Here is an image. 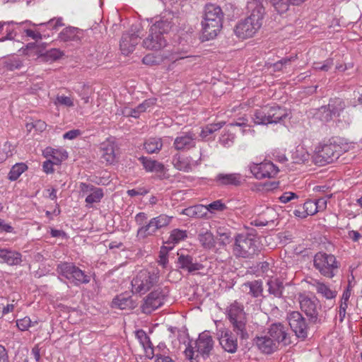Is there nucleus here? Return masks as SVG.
Returning a JSON list of instances; mask_svg holds the SVG:
<instances>
[{
    "mask_svg": "<svg viewBox=\"0 0 362 362\" xmlns=\"http://www.w3.org/2000/svg\"><path fill=\"white\" fill-rule=\"evenodd\" d=\"M250 15L236 24L234 32L242 40L252 37L261 28L265 9L260 0H251L247 4Z\"/></svg>",
    "mask_w": 362,
    "mask_h": 362,
    "instance_id": "obj_1",
    "label": "nucleus"
},
{
    "mask_svg": "<svg viewBox=\"0 0 362 362\" xmlns=\"http://www.w3.org/2000/svg\"><path fill=\"white\" fill-rule=\"evenodd\" d=\"M175 14L165 11L159 18H156L149 29L148 36L143 41V46L150 50H159L167 45L165 35L168 34L174 25Z\"/></svg>",
    "mask_w": 362,
    "mask_h": 362,
    "instance_id": "obj_2",
    "label": "nucleus"
},
{
    "mask_svg": "<svg viewBox=\"0 0 362 362\" xmlns=\"http://www.w3.org/2000/svg\"><path fill=\"white\" fill-rule=\"evenodd\" d=\"M173 216L161 214L151 218L148 222L147 214L144 212H139L135 216V221L139 226L136 232V238L139 240L153 236L156 233L163 228L168 227L173 219Z\"/></svg>",
    "mask_w": 362,
    "mask_h": 362,
    "instance_id": "obj_3",
    "label": "nucleus"
},
{
    "mask_svg": "<svg viewBox=\"0 0 362 362\" xmlns=\"http://www.w3.org/2000/svg\"><path fill=\"white\" fill-rule=\"evenodd\" d=\"M223 13L219 6L209 4L204 8L202 21V37L203 40L214 39L222 28Z\"/></svg>",
    "mask_w": 362,
    "mask_h": 362,
    "instance_id": "obj_4",
    "label": "nucleus"
},
{
    "mask_svg": "<svg viewBox=\"0 0 362 362\" xmlns=\"http://www.w3.org/2000/svg\"><path fill=\"white\" fill-rule=\"evenodd\" d=\"M233 254L238 258L252 259L260 251L257 239L249 233H238L235 235Z\"/></svg>",
    "mask_w": 362,
    "mask_h": 362,
    "instance_id": "obj_5",
    "label": "nucleus"
},
{
    "mask_svg": "<svg viewBox=\"0 0 362 362\" xmlns=\"http://www.w3.org/2000/svg\"><path fill=\"white\" fill-rule=\"evenodd\" d=\"M288 109L278 105L264 106L255 110L252 119L255 124L267 125L283 122L289 117Z\"/></svg>",
    "mask_w": 362,
    "mask_h": 362,
    "instance_id": "obj_6",
    "label": "nucleus"
},
{
    "mask_svg": "<svg viewBox=\"0 0 362 362\" xmlns=\"http://www.w3.org/2000/svg\"><path fill=\"white\" fill-rule=\"evenodd\" d=\"M348 150V144L340 139L329 140L328 143L319 147L315 158V162L322 165L332 163Z\"/></svg>",
    "mask_w": 362,
    "mask_h": 362,
    "instance_id": "obj_7",
    "label": "nucleus"
},
{
    "mask_svg": "<svg viewBox=\"0 0 362 362\" xmlns=\"http://www.w3.org/2000/svg\"><path fill=\"white\" fill-rule=\"evenodd\" d=\"M226 315L236 335L242 339H247L249 334L246 329L247 319L243 305L234 301L227 308Z\"/></svg>",
    "mask_w": 362,
    "mask_h": 362,
    "instance_id": "obj_8",
    "label": "nucleus"
},
{
    "mask_svg": "<svg viewBox=\"0 0 362 362\" xmlns=\"http://www.w3.org/2000/svg\"><path fill=\"white\" fill-rule=\"evenodd\" d=\"M313 267L322 276L332 279L338 272L340 263L334 255L319 252L313 257Z\"/></svg>",
    "mask_w": 362,
    "mask_h": 362,
    "instance_id": "obj_9",
    "label": "nucleus"
},
{
    "mask_svg": "<svg viewBox=\"0 0 362 362\" xmlns=\"http://www.w3.org/2000/svg\"><path fill=\"white\" fill-rule=\"evenodd\" d=\"M214 344L210 332L204 331L199 335L194 343V347L190 346L185 349V356L190 361L196 359L198 355H201L204 358L208 357L214 348Z\"/></svg>",
    "mask_w": 362,
    "mask_h": 362,
    "instance_id": "obj_10",
    "label": "nucleus"
},
{
    "mask_svg": "<svg viewBox=\"0 0 362 362\" xmlns=\"http://www.w3.org/2000/svg\"><path fill=\"white\" fill-rule=\"evenodd\" d=\"M57 272L76 286L88 284L90 276L73 263L63 262L58 264Z\"/></svg>",
    "mask_w": 362,
    "mask_h": 362,
    "instance_id": "obj_11",
    "label": "nucleus"
},
{
    "mask_svg": "<svg viewBox=\"0 0 362 362\" xmlns=\"http://www.w3.org/2000/svg\"><path fill=\"white\" fill-rule=\"evenodd\" d=\"M159 279L158 272L141 270L132 281V291L144 293L147 292Z\"/></svg>",
    "mask_w": 362,
    "mask_h": 362,
    "instance_id": "obj_12",
    "label": "nucleus"
},
{
    "mask_svg": "<svg viewBox=\"0 0 362 362\" xmlns=\"http://www.w3.org/2000/svg\"><path fill=\"white\" fill-rule=\"evenodd\" d=\"M299 303L301 310L309 318L312 323L320 322V313L322 305L320 300L315 296H308L305 294L299 295Z\"/></svg>",
    "mask_w": 362,
    "mask_h": 362,
    "instance_id": "obj_13",
    "label": "nucleus"
},
{
    "mask_svg": "<svg viewBox=\"0 0 362 362\" xmlns=\"http://www.w3.org/2000/svg\"><path fill=\"white\" fill-rule=\"evenodd\" d=\"M140 28L139 25H133L129 32L122 35L119 46L123 54L128 55L134 50L140 40Z\"/></svg>",
    "mask_w": 362,
    "mask_h": 362,
    "instance_id": "obj_14",
    "label": "nucleus"
},
{
    "mask_svg": "<svg viewBox=\"0 0 362 362\" xmlns=\"http://www.w3.org/2000/svg\"><path fill=\"white\" fill-rule=\"evenodd\" d=\"M168 289L157 288L151 292L146 298L143 305V311L146 313H151L153 310L163 305L168 294Z\"/></svg>",
    "mask_w": 362,
    "mask_h": 362,
    "instance_id": "obj_15",
    "label": "nucleus"
},
{
    "mask_svg": "<svg viewBox=\"0 0 362 362\" xmlns=\"http://www.w3.org/2000/svg\"><path fill=\"white\" fill-rule=\"evenodd\" d=\"M249 170L257 180L274 177L279 171L278 167L270 161L252 163L249 165Z\"/></svg>",
    "mask_w": 362,
    "mask_h": 362,
    "instance_id": "obj_16",
    "label": "nucleus"
},
{
    "mask_svg": "<svg viewBox=\"0 0 362 362\" xmlns=\"http://www.w3.org/2000/svg\"><path fill=\"white\" fill-rule=\"evenodd\" d=\"M288 324L298 338L305 339L308 336V326L305 317L298 311L287 315Z\"/></svg>",
    "mask_w": 362,
    "mask_h": 362,
    "instance_id": "obj_17",
    "label": "nucleus"
},
{
    "mask_svg": "<svg viewBox=\"0 0 362 362\" xmlns=\"http://www.w3.org/2000/svg\"><path fill=\"white\" fill-rule=\"evenodd\" d=\"M219 344L225 351L235 353L238 348L237 337L228 328L223 327L216 330Z\"/></svg>",
    "mask_w": 362,
    "mask_h": 362,
    "instance_id": "obj_18",
    "label": "nucleus"
},
{
    "mask_svg": "<svg viewBox=\"0 0 362 362\" xmlns=\"http://www.w3.org/2000/svg\"><path fill=\"white\" fill-rule=\"evenodd\" d=\"M197 135L193 132H181L174 140L173 147L177 151H186L196 146Z\"/></svg>",
    "mask_w": 362,
    "mask_h": 362,
    "instance_id": "obj_19",
    "label": "nucleus"
},
{
    "mask_svg": "<svg viewBox=\"0 0 362 362\" xmlns=\"http://www.w3.org/2000/svg\"><path fill=\"white\" fill-rule=\"evenodd\" d=\"M218 186L240 187L245 181L242 174L238 173H218L214 177Z\"/></svg>",
    "mask_w": 362,
    "mask_h": 362,
    "instance_id": "obj_20",
    "label": "nucleus"
},
{
    "mask_svg": "<svg viewBox=\"0 0 362 362\" xmlns=\"http://www.w3.org/2000/svg\"><path fill=\"white\" fill-rule=\"evenodd\" d=\"M268 334L276 344L282 343L284 345H288L291 342L288 337L287 329L281 323L272 324L269 329Z\"/></svg>",
    "mask_w": 362,
    "mask_h": 362,
    "instance_id": "obj_21",
    "label": "nucleus"
},
{
    "mask_svg": "<svg viewBox=\"0 0 362 362\" xmlns=\"http://www.w3.org/2000/svg\"><path fill=\"white\" fill-rule=\"evenodd\" d=\"M344 107L345 103L341 99H331L327 107H321V112L326 114L322 119L329 121L332 119V116H339Z\"/></svg>",
    "mask_w": 362,
    "mask_h": 362,
    "instance_id": "obj_22",
    "label": "nucleus"
},
{
    "mask_svg": "<svg viewBox=\"0 0 362 362\" xmlns=\"http://www.w3.org/2000/svg\"><path fill=\"white\" fill-rule=\"evenodd\" d=\"M117 146L115 142L106 141L101 144V158L107 164H112L116 160Z\"/></svg>",
    "mask_w": 362,
    "mask_h": 362,
    "instance_id": "obj_23",
    "label": "nucleus"
},
{
    "mask_svg": "<svg viewBox=\"0 0 362 362\" xmlns=\"http://www.w3.org/2000/svg\"><path fill=\"white\" fill-rule=\"evenodd\" d=\"M255 344L263 353L270 354L277 349V344L269 336L256 337L254 339Z\"/></svg>",
    "mask_w": 362,
    "mask_h": 362,
    "instance_id": "obj_24",
    "label": "nucleus"
},
{
    "mask_svg": "<svg viewBox=\"0 0 362 362\" xmlns=\"http://www.w3.org/2000/svg\"><path fill=\"white\" fill-rule=\"evenodd\" d=\"M177 264L179 268L192 273L199 271L203 268V265L197 261H194L192 256L187 255H179Z\"/></svg>",
    "mask_w": 362,
    "mask_h": 362,
    "instance_id": "obj_25",
    "label": "nucleus"
},
{
    "mask_svg": "<svg viewBox=\"0 0 362 362\" xmlns=\"http://www.w3.org/2000/svg\"><path fill=\"white\" fill-rule=\"evenodd\" d=\"M1 262L6 263L10 266L19 265L22 262V255L16 250L6 248H0Z\"/></svg>",
    "mask_w": 362,
    "mask_h": 362,
    "instance_id": "obj_26",
    "label": "nucleus"
},
{
    "mask_svg": "<svg viewBox=\"0 0 362 362\" xmlns=\"http://www.w3.org/2000/svg\"><path fill=\"white\" fill-rule=\"evenodd\" d=\"M139 160L141 161L144 168L147 172L164 174L166 168L162 163L153 160L151 158L141 156ZM159 177L160 178L163 177L161 175H160Z\"/></svg>",
    "mask_w": 362,
    "mask_h": 362,
    "instance_id": "obj_27",
    "label": "nucleus"
},
{
    "mask_svg": "<svg viewBox=\"0 0 362 362\" xmlns=\"http://www.w3.org/2000/svg\"><path fill=\"white\" fill-rule=\"evenodd\" d=\"M156 102V98H148L145 100L142 103L139 104L134 109L126 108L123 112V114L126 115L127 116L137 118L141 112H146L148 108L155 105Z\"/></svg>",
    "mask_w": 362,
    "mask_h": 362,
    "instance_id": "obj_28",
    "label": "nucleus"
},
{
    "mask_svg": "<svg viewBox=\"0 0 362 362\" xmlns=\"http://www.w3.org/2000/svg\"><path fill=\"white\" fill-rule=\"evenodd\" d=\"M173 166L178 170L189 172L192 169V160L190 157H185L180 153H176L173 157Z\"/></svg>",
    "mask_w": 362,
    "mask_h": 362,
    "instance_id": "obj_29",
    "label": "nucleus"
},
{
    "mask_svg": "<svg viewBox=\"0 0 362 362\" xmlns=\"http://www.w3.org/2000/svg\"><path fill=\"white\" fill-rule=\"evenodd\" d=\"M163 147V141L160 138L151 137L144 143V149L148 153H157Z\"/></svg>",
    "mask_w": 362,
    "mask_h": 362,
    "instance_id": "obj_30",
    "label": "nucleus"
},
{
    "mask_svg": "<svg viewBox=\"0 0 362 362\" xmlns=\"http://www.w3.org/2000/svg\"><path fill=\"white\" fill-rule=\"evenodd\" d=\"M314 287L315 288L317 293L326 299H333L337 296V292L332 290L328 285L323 282L316 281L314 284Z\"/></svg>",
    "mask_w": 362,
    "mask_h": 362,
    "instance_id": "obj_31",
    "label": "nucleus"
},
{
    "mask_svg": "<svg viewBox=\"0 0 362 362\" xmlns=\"http://www.w3.org/2000/svg\"><path fill=\"white\" fill-rule=\"evenodd\" d=\"M78 29L74 27H67L63 29L59 34V38L63 42L78 41L80 37L78 36Z\"/></svg>",
    "mask_w": 362,
    "mask_h": 362,
    "instance_id": "obj_32",
    "label": "nucleus"
},
{
    "mask_svg": "<svg viewBox=\"0 0 362 362\" xmlns=\"http://www.w3.org/2000/svg\"><path fill=\"white\" fill-rule=\"evenodd\" d=\"M243 286L248 288V293L254 298H258L262 296L263 285L261 280H255L245 282L243 284Z\"/></svg>",
    "mask_w": 362,
    "mask_h": 362,
    "instance_id": "obj_33",
    "label": "nucleus"
},
{
    "mask_svg": "<svg viewBox=\"0 0 362 362\" xmlns=\"http://www.w3.org/2000/svg\"><path fill=\"white\" fill-rule=\"evenodd\" d=\"M268 291L270 294L273 295L276 298H281L283 295L284 289L282 281L279 279H270L267 282Z\"/></svg>",
    "mask_w": 362,
    "mask_h": 362,
    "instance_id": "obj_34",
    "label": "nucleus"
},
{
    "mask_svg": "<svg viewBox=\"0 0 362 362\" xmlns=\"http://www.w3.org/2000/svg\"><path fill=\"white\" fill-rule=\"evenodd\" d=\"M207 213V209L204 205H196L185 209L182 211V214H185L191 218H202Z\"/></svg>",
    "mask_w": 362,
    "mask_h": 362,
    "instance_id": "obj_35",
    "label": "nucleus"
},
{
    "mask_svg": "<svg viewBox=\"0 0 362 362\" xmlns=\"http://www.w3.org/2000/svg\"><path fill=\"white\" fill-rule=\"evenodd\" d=\"M198 240L201 245L206 249L211 250L215 247L214 235L210 231L201 233L198 235Z\"/></svg>",
    "mask_w": 362,
    "mask_h": 362,
    "instance_id": "obj_36",
    "label": "nucleus"
},
{
    "mask_svg": "<svg viewBox=\"0 0 362 362\" xmlns=\"http://www.w3.org/2000/svg\"><path fill=\"white\" fill-rule=\"evenodd\" d=\"M113 303L121 310L134 308V303L130 297L120 295L113 300Z\"/></svg>",
    "mask_w": 362,
    "mask_h": 362,
    "instance_id": "obj_37",
    "label": "nucleus"
},
{
    "mask_svg": "<svg viewBox=\"0 0 362 362\" xmlns=\"http://www.w3.org/2000/svg\"><path fill=\"white\" fill-rule=\"evenodd\" d=\"M103 197L104 192L102 188L95 189L94 192H93L92 194H88V196L86 197L85 202L86 204V207L91 208L93 204L100 202Z\"/></svg>",
    "mask_w": 362,
    "mask_h": 362,
    "instance_id": "obj_38",
    "label": "nucleus"
},
{
    "mask_svg": "<svg viewBox=\"0 0 362 362\" xmlns=\"http://www.w3.org/2000/svg\"><path fill=\"white\" fill-rule=\"evenodd\" d=\"M187 237V230L180 229H173L170 232L167 243L176 244L185 240Z\"/></svg>",
    "mask_w": 362,
    "mask_h": 362,
    "instance_id": "obj_39",
    "label": "nucleus"
},
{
    "mask_svg": "<svg viewBox=\"0 0 362 362\" xmlns=\"http://www.w3.org/2000/svg\"><path fill=\"white\" fill-rule=\"evenodd\" d=\"M27 168V165L24 163H17L14 165L8 173V179L11 181L16 180Z\"/></svg>",
    "mask_w": 362,
    "mask_h": 362,
    "instance_id": "obj_40",
    "label": "nucleus"
},
{
    "mask_svg": "<svg viewBox=\"0 0 362 362\" xmlns=\"http://www.w3.org/2000/svg\"><path fill=\"white\" fill-rule=\"evenodd\" d=\"M59 150L52 148H47L44 151V153L46 156H50L53 158L54 163L57 165L59 164L62 160H65L68 157V154L66 151H63V153H60V158L56 156V154H59Z\"/></svg>",
    "mask_w": 362,
    "mask_h": 362,
    "instance_id": "obj_41",
    "label": "nucleus"
},
{
    "mask_svg": "<svg viewBox=\"0 0 362 362\" xmlns=\"http://www.w3.org/2000/svg\"><path fill=\"white\" fill-rule=\"evenodd\" d=\"M40 25L57 31L59 28L64 26L63 18L62 17L53 18L46 23H40Z\"/></svg>",
    "mask_w": 362,
    "mask_h": 362,
    "instance_id": "obj_42",
    "label": "nucleus"
},
{
    "mask_svg": "<svg viewBox=\"0 0 362 362\" xmlns=\"http://www.w3.org/2000/svg\"><path fill=\"white\" fill-rule=\"evenodd\" d=\"M54 104L57 106H63L66 107H71L74 105L73 98L64 95H57L54 101Z\"/></svg>",
    "mask_w": 362,
    "mask_h": 362,
    "instance_id": "obj_43",
    "label": "nucleus"
},
{
    "mask_svg": "<svg viewBox=\"0 0 362 362\" xmlns=\"http://www.w3.org/2000/svg\"><path fill=\"white\" fill-rule=\"evenodd\" d=\"M13 148L9 142H5L0 146V160H5L7 158L13 156Z\"/></svg>",
    "mask_w": 362,
    "mask_h": 362,
    "instance_id": "obj_44",
    "label": "nucleus"
},
{
    "mask_svg": "<svg viewBox=\"0 0 362 362\" xmlns=\"http://www.w3.org/2000/svg\"><path fill=\"white\" fill-rule=\"evenodd\" d=\"M333 64V59L329 58L323 62H315L313 65V69L315 70L327 71L332 67Z\"/></svg>",
    "mask_w": 362,
    "mask_h": 362,
    "instance_id": "obj_45",
    "label": "nucleus"
},
{
    "mask_svg": "<svg viewBox=\"0 0 362 362\" xmlns=\"http://www.w3.org/2000/svg\"><path fill=\"white\" fill-rule=\"evenodd\" d=\"M100 187H97L91 184L86 182H81L79 185V190L81 197H86L88 194H92L95 189H98Z\"/></svg>",
    "mask_w": 362,
    "mask_h": 362,
    "instance_id": "obj_46",
    "label": "nucleus"
},
{
    "mask_svg": "<svg viewBox=\"0 0 362 362\" xmlns=\"http://www.w3.org/2000/svg\"><path fill=\"white\" fill-rule=\"evenodd\" d=\"M272 2L275 9L279 13L286 12L288 10L289 6L291 5L289 0L274 1Z\"/></svg>",
    "mask_w": 362,
    "mask_h": 362,
    "instance_id": "obj_47",
    "label": "nucleus"
},
{
    "mask_svg": "<svg viewBox=\"0 0 362 362\" xmlns=\"http://www.w3.org/2000/svg\"><path fill=\"white\" fill-rule=\"evenodd\" d=\"M35 324H37V322L35 321L33 323L28 317H25L23 319L18 320L16 322L17 327L22 331L28 329L30 327L34 326Z\"/></svg>",
    "mask_w": 362,
    "mask_h": 362,
    "instance_id": "obj_48",
    "label": "nucleus"
},
{
    "mask_svg": "<svg viewBox=\"0 0 362 362\" xmlns=\"http://www.w3.org/2000/svg\"><path fill=\"white\" fill-rule=\"evenodd\" d=\"M235 140V135L233 134L226 132L220 137V143L225 147H230L233 145Z\"/></svg>",
    "mask_w": 362,
    "mask_h": 362,
    "instance_id": "obj_49",
    "label": "nucleus"
},
{
    "mask_svg": "<svg viewBox=\"0 0 362 362\" xmlns=\"http://www.w3.org/2000/svg\"><path fill=\"white\" fill-rule=\"evenodd\" d=\"M63 55V52L59 49H50L47 50L45 54L47 60L54 61L61 58Z\"/></svg>",
    "mask_w": 362,
    "mask_h": 362,
    "instance_id": "obj_50",
    "label": "nucleus"
},
{
    "mask_svg": "<svg viewBox=\"0 0 362 362\" xmlns=\"http://www.w3.org/2000/svg\"><path fill=\"white\" fill-rule=\"evenodd\" d=\"M308 153L302 148H298L293 153V159L296 163H303L308 159Z\"/></svg>",
    "mask_w": 362,
    "mask_h": 362,
    "instance_id": "obj_51",
    "label": "nucleus"
},
{
    "mask_svg": "<svg viewBox=\"0 0 362 362\" xmlns=\"http://www.w3.org/2000/svg\"><path fill=\"white\" fill-rule=\"evenodd\" d=\"M303 208L305 209V216L314 215L318 212L314 200H310L305 202Z\"/></svg>",
    "mask_w": 362,
    "mask_h": 362,
    "instance_id": "obj_52",
    "label": "nucleus"
},
{
    "mask_svg": "<svg viewBox=\"0 0 362 362\" xmlns=\"http://www.w3.org/2000/svg\"><path fill=\"white\" fill-rule=\"evenodd\" d=\"M226 208V205L221 202V200H216L209 204L206 209L207 211L213 212L214 211H223Z\"/></svg>",
    "mask_w": 362,
    "mask_h": 362,
    "instance_id": "obj_53",
    "label": "nucleus"
},
{
    "mask_svg": "<svg viewBox=\"0 0 362 362\" xmlns=\"http://www.w3.org/2000/svg\"><path fill=\"white\" fill-rule=\"evenodd\" d=\"M12 25H5L6 35L5 37L0 38V42H3L6 40H12L16 36V33L13 28H11Z\"/></svg>",
    "mask_w": 362,
    "mask_h": 362,
    "instance_id": "obj_54",
    "label": "nucleus"
},
{
    "mask_svg": "<svg viewBox=\"0 0 362 362\" xmlns=\"http://www.w3.org/2000/svg\"><path fill=\"white\" fill-rule=\"evenodd\" d=\"M297 198L298 195L296 193L291 192H286L279 197V200L281 203L286 204L290 201Z\"/></svg>",
    "mask_w": 362,
    "mask_h": 362,
    "instance_id": "obj_55",
    "label": "nucleus"
},
{
    "mask_svg": "<svg viewBox=\"0 0 362 362\" xmlns=\"http://www.w3.org/2000/svg\"><path fill=\"white\" fill-rule=\"evenodd\" d=\"M159 264L162 265L163 268H166L168 263V258L166 255V247H161L160 255H159Z\"/></svg>",
    "mask_w": 362,
    "mask_h": 362,
    "instance_id": "obj_56",
    "label": "nucleus"
},
{
    "mask_svg": "<svg viewBox=\"0 0 362 362\" xmlns=\"http://www.w3.org/2000/svg\"><path fill=\"white\" fill-rule=\"evenodd\" d=\"M318 212L324 211L327 208V198L321 197L314 200Z\"/></svg>",
    "mask_w": 362,
    "mask_h": 362,
    "instance_id": "obj_57",
    "label": "nucleus"
},
{
    "mask_svg": "<svg viewBox=\"0 0 362 362\" xmlns=\"http://www.w3.org/2000/svg\"><path fill=\"white\" fill-rule=\"evenodd\" d=\"M81 134V132L79 129L70 130L63 135L64 139L72 140L76 139L77 136Z\"/></svg>",
    "mask_w": 362,
    "mask_h": 362,
    "instance_id": "obj_58",
    "label": "nucleus"
},
{
    "mask_svg": "<svg viewBox=\"0 0 362 362\" xmlns=\"http://www.w3.org/2000/svg\"><path fill=\"white\" fill-rule=\"evenodd\" d=\"M144 64L146 65H155L158 64L157 57L152 54H146L142 59Z\"/></svg>",
    "mask_w": 362,
    "mask_h": 362,
    "instance_id": "obj_59",
    "label": "nucleus"
},
{
    "mask_svg": "<svg viewBox=\"0 0 362 362\" xmlns=\"http://www.w3.org/2000/svg\"><path fill=\"white\" fill-rule=\"evenodd\" d=\"M136 336L144 346L149 342V337L142 329L136 331Z\"/></svg>",
    "mask_w": 362,
    "mask_h": 362,
    "instance_id": "obj_60",
    "label": "nucleus"
},
{
    "mask_svg": "<svg viewBox=\"0 0 362 362\" xmlns=\"http://www.w3.org/2000/svg\"><path fill=\"white\" fill-rule=\"evenodd\" d=\"M229 125L231 127H250L248 119L245 117L238 118L234 122L230 123Z\"/></svg>",
    "mask_w": 362,
    "mask_h": 362,
    "instance_id": "obj_61",
    "label": "nucleus"
},
{
    "mask_svg": "<svg viewBox=\"0 0 362 362\" xmlns=\"http://www.w3.org/2000/svg\"><path fill=\"white\" fill-rule=\"evenodd\" d=\"M55 164L54 161L47 160L42 164L43 171L47 174H49L54 172L53 165Z\"/></svg>",
    "mask_w": 362,
    "mask_h": 362,
    "instance_id": "obj_62",
    "label": "nucleus"
},
{
    "mask_svg": "<svg viewBox=\"0 0 362 362\" xmlns=\"http://www.w3.org/2000/svg\"><path fill=\"white\" fill-rule=\"evenodd\" d=\"M13 233V228L8 223H5V221L0 218V233Z\"/></svg>",
    "mask_w": 362,
    "mask_h": 362,
    "instance_id": "obj_63",
    "label": "nucleus"
},
{
    "mask_svg": "<svg viewBox=\"0 0 362 362\" xmlns=\"http://www.w3.org/2000/svg\"><path fill=\"white\" fill-rule=\"evenodd\" d=\"M155 362H175L170 356L163 354L154 355Z\"/></svg>",
    "mask_w": 362,
    "mask_h": 362,
    "instance_id": "obj_64",
    "label": "nucleus"
}]
</instances>
